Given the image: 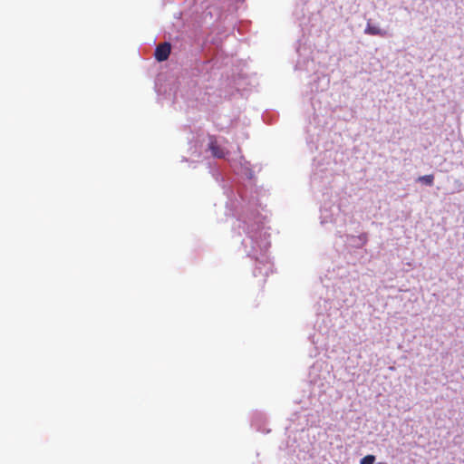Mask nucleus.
<instances>
[{
    "mask_svg": "<svg viewBox=\"0 0 464 464\" xmlns=\"http://www.w3.org/2000/svg\"><path fill=\"white\" fill-rule=\"evenodd\" d=\"M367 241L366 234H361L358 237L350 236V246L353 247H361Z\"/></svg>",
    "mask_w": 464,
    "mask_h": 464,
    "instance_id": "nucleus-4",
    "label": "nucleus"
},
{
    "mask_svg": "<svg viewBox=\"0 0 464 464\" xmlns=\"http://www.w3.org/2000/svg\"><path fill=\"white\" fill-rule=\"evenodd\" d=\"M208 148L215 158L221 159L224 158L226 155L224 149L218 145L217 140L214 138L210 139Z\"/></svg>",
    "mask_w": 464,
    "mask_h": 464,
    "instance_id": "nucleus-2",
    "label": "nucleus"
},
{
    "mask_svg": "<svg viewBox=\"0 0 464 464\" xmlns=\"http://www.w3.org/2000/svg\"><path fill=\"white\" fill-rule=\"evenodd\" d=\"M364 33L371 35H379V36H384L386 34V32L380 27H378L375 24H371L370 22L367 23V26L364 29Z\"/></svg>",
    "mask_w": 464,
    "mask_h": 464,
    "instance_id": "nucleus-3",
    "label": "nucleus"
},
{
    "mask_svg": "<svg viewBox=\"0 0 464 464\" xmlns=\"http://www.w3.org/2000/svg\"><path fill=\"white\" fill-rule=\"evenodd\" d=\"M377 464H387L386 462H378Z\"/></svg>",
    "mask_w": 464,
    "mask_h": 464,
    "instance_id": "nucleus-7",
    "label": "nucleus"
},
{
    "mask_svg": "<svg viewBox=\"0 0 464 464\" xmlns=\"http://www.w3.org/2000/svg\"><path fill=\"white\" fill-rule=\"evenodd\" d=\"M417 181L425 186L431 187L434 184V176L432 174L420 176L418 178Z\"/></svg>",
    "mask_w": 464,
    "mask_h": 464,
    "instance_id": "nucleus-5",
    "label": "nucleus"
},
{
    "mask_svg": "<svg viewBox=\"0 0 464 464\" xmlns=\"http://www.w3.org/2000/svg\"><path fill=\"white\" fill-rule=\"evenodd\" d=\"M170 52H171V45L169 43L164 42L162 44H160L156 47V50H155V53H154L155 59L158 62H164L169 58Z\"/></svg>",
    "mask_w": 464,
    "mask_h": 464,
    "instance_id": "nucleus-1",
    "label": "nucleus"
},
{
    "mask_svg": "<svg viewBox=\"0 0 464 464\" xmlns=\"http://www.w3.org/2000/svg\"><path fill=\"white\" fill-rule=\"evenodd\" d=\"M376 457L372 454H368L361 459L360 464H374Z\"/></svg>",
    "mask_w": 464,
    "mask_h": 464,
    "instance_id": "nucleus-6",
    "label": "nucleus"
}]
</instances>
